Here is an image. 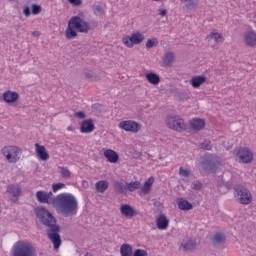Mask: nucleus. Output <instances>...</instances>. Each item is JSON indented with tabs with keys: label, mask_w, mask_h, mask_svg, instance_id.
I'll list each match as a JSON object with an SVG mask.
<instances>
[{
	"label": "nucleus",
	"mask_w": 256,
	"mask_h": 256,
	"mask_svg": "<svg viewBox=\"0 0 256 256\" xmlns=\"http://www.w3.org/2000/svg\"><path fill=\"white\" fill-rule=\"evenodd\" d=\"M77 31L79 33H89L91 31V26L89 22L83 19V13L73 16L68 21V27L65 31L66 39H75L77 37Z\"/></svg>",
	"instance_id": "3"
},
{
	"label": "nucleus",
	"mask_w": 256,
	"mask_h": 256,
	"mask_svg": "<svg viewBox=\"0 0 256 256\" xmlns=\"http://www.w3.org/2000/svg\"><path fill=\"white\" fill-rule=\"evenodd\" d=\"M164 67H171L175 61V53L167 52L162 58Z\"/></svg>",
	"instance_id": "23"
},
{
	"label": "nucleus",
	"mask_w": 256,
	"mask_h": 256,
	"mask_svg": "<svg viewBox=\"0 0 256 256\" xmlns=\"http://www.w3.org/2000/svg\"><path fill=\"white\" fill-rule=\"evenodd\" d=\"M95 189L98 193H103L106 189H109V182L107 180H100L95 184Z\"/></svg>",
	"instance_id": "26"
},
{
	"label": "nucleus",
	"mask_w": 256,
	"mask_h": 256,
	"mask_svg": "<svg viewBox=\"0 0 256 256\" xmlns=\"http://www.w3.org/2000/svg\"><path fill=\"white\" fill-rule=\"evenodd\" d=\"M59 173L63 179H70L71 178V171L67 169V167H59Z\"/></svg>",
	"instance_id": "31"
},
{
	"label": "nucleus",
	"mask_w": 256,
	"mask_h": 256,
	"mask_svg": "<svg viewBox=\"0 0 256 256\" xmlns=\"http://www.w3.org/2000/svg\"><path fill=\"white\" fill-rule=\"evenodd\" d=\"M202 188L203 184H201V182L196 181L192 183V189H194L195 191H201Z\"/></svg>",
	"instance_id": "42"
},
{
	"label": "nucleus",
	"mask_w": 256,
	"mask_h": 256,
	"mask_svg": "<svg viewBox=\"0 0 256 256\" xmlns=\"http://www.w3.org/2000/svg\"><path fill=\"white\" fill-rule=\"evenodd\" d=\"M33 37H39V35H41V33L39 31H34L32 33Z\"/></svg>",
	"instance_id": "49"
},
{
	"label": "nucleus",
	"mask_w": 256,
	"mask_h": 256,
	"mask_svg": "<svg viewBox=\"0 0 256 256\" xmlns=\"http://www.w3.org/2000/svg\"><path fill=\"white\" fill-rule=\"evenodd\" d=\"M159 15H160L161 17H165V15H167V10H165V9L159 10Z\"/></svg>",
	"instance_id": "48"
},
{
	"label": "nucleus",
	"mask_w": 256,
	"mask_h": 256,
	"mask_svg": "<svg viewBox=\"0 0 256 256\" xmlns=\"http://www.w3.org/2000/svg\"><path fill=\"white\" fill-rule=\"evenodd\" d=\"M234 197L240 205H249L253 201L251 191L243 185H236L234 187Z\"/></svg>",
	"instance_id": "5"
},
{
	"label": "nucleus",
	"mask_w": 256,
	"mask_h": 256,
	"mask_svg": "<svg viewBox=\"0 0 256 256\" xmlns=\"http://www.w3.org/2000/svg\"><path fill=\"white\" fill-rule=\"evenodd\" d=\"M209 39H214L216 43H223V35L219 34V32L210 33Z\"/></svg>",
	"instance_id": "33"
},
{
	"label": "nucleus",
	"mask_w": 256,
	"mask_h": 256,
	"mask_svg": "<svg viewBox=\"0 0 256 256\" xmlns=\"http://www.w3.org/2000/svg\"><path fill=\"white\" fill-rule=\"evenodd\" d=\"M199 149H204L205 151H211V141L205 140L199 145Z\"/></svg>",
	"instance_id": "35"
},
{
	"label": "nucleus",
	"mask_w": 256,
	"mask_h": 256,
	"mask_svg": "<svg viewBox=\"0 0 256 256\" xmlns=\"http://www.w3.org/2000/svg\"><path fill=\"white\" fill-rule=\"evenodd\" d=\"M119 128L130 133H139L141 125L133 120H126L119 123Z\"/></svg>",
	"instance_id": "9"
},
{
	"label": "nucleus",
	"mask_w": 256,
	"mask_h": 256,
	"mask_svg": "<svg viewBox=\"0 0 256 256\" xmlns=\"http://www.w3.org/2000/svg\"><path fill=\"white\" fill-rule=\"evenodd\" d=\"M74 117H77V119H85V117H87V115H85V112L79 111L74 114Z\"/></svg>",
	"instance_id": "44"
},
{
	"label": "nucleus",
	"mask_w": 256,
	"mask_h": 256,
	"mask_svg": "<svg viewBox=\"0 0 256 256\" xmlns=\"http://www.w3.org/2000/svg\"><path fill=\"white\" fill-rule=\"evenodd\" d=\"M56 209L62 217H75L79 203L73 194L62 193L55 198Z\"/></svg>",
	"instance_id": "2"
},
{
	"label": "nucleus",
	"mask_w": 256,
	"mask_h": 256,
	"mask_svg": "<svg viewBox=\"0 0 256 256\" xmlns=\"http://www.w3.org/2000/svg\"><path fill=\"white\" fill-rule=\"evenodd\" d=\"M146 79L148 82L151 83V85H159L161 78L159 77V75L151 72L146 74Z\"/></svg>",
	"instance_id": "29"
},
{
	"label": "nucleus",
	"mask_w": 256,
	"mask_h": 256,
	"mask_svg": "<svg viewBox=\"0 0 256 256\" xmlns=\"http://www.w3.org/2000/svg\"><path fill=\"white\" fill-rule=\"evenodd\" d=\"M157 45H159L157 38L148 39L146 42V49H153V47H157Z\"/></svg>",
	"instance_id": "34"
},
{
	"label": "nucleus",
	"mask_w": 256,
	"mask_h": 256,
	"mask_svg": "<svg viewBox=\"0 0 256 256\" xmlns=\"http://www.w3.org/2000/svg\"><path fill=\"white\" fill-rule=\"evenodd\" d=\"M104 157L107 158L109 163H117V161H119V154L111 149L104 151Z\"/></svg>",
	"instance_id": "19"
},
{
	"label": "nucleus",
	"mask_w": 256,
	"mask_h": 256,
	"mask_svg": "<svg viewBox=\"0 0 256 256\" xmlns=\"http://www.w3.org/2000/svg\"><path fill=\"white\" fill-rule=\"evenodd\" d=\"M166 125L169 127V129H173L174 131H178L181 133V131H185V121L181 116L177 115H169L166 118Z\"/></svg>",
	"instance_id": "7"
},
{
	"label": "nucleus",
	"mask_w": 256,
	"mask_h": 256,
	"mask_svg": "<svg viewBox=\"0 0 256 256\" xmlns=\"http://www.w3.org/2000/svg\"><path fill=\"white\" fill-rule=\"evenodd\" d=\"M190 125L194 131H201L205 127V120L195 118L190 121Z\"/></svg>",
	"instance_id": "22"
},
{
	"label": "nucleus",
	"mask_w": 256,
	"mask_h": 256,
	"mask_svg": "<svg viewBox=\"0 0 256 256\" xmlns=\"http://www.w3.org/2000/svg\"><path fill=\"white\" fill-rule=\"evenodd\" d=\"M226 241L227 237H225V234L223 233H216L212 238V243L214 247H221V245H225Z\"/></svg>",
	"instance_id": "17"
},
{
	"label": "nucleus",
	"mask_w": 256,
	"mask_h": 256,
	"mask_svg": "<svg viewBox=\"0 0 256 256\" xmlns=\"http://www.w3.org/2000/svg\"><path fill=\"white\" fill-rule=\"evenodd\" d=\"M7 193H9V195H11V200L16 202L19 199V195H21V188H19V186H15V185H9L7 187Z\"/></svg>",
	"instance_id": "15"
},
{
	"label": "nucleus",
	"mask_w": 256,
	"mask_h": 256,
	"mask_svg": "<svg viewBox=\"0 0 256 256\" xmlns=\"http://www.w3.org/2000/svg\"><path fill=\"white\" fill-rule=\"evenodd\" d=\"M23 13H24L25 17H29L31 15V8L25 7L23 10Z\"/></svg>",
	"instance_id": "46"
},
{
	"label": "nucleus",
	"mask_w": 256,
	"mask_h": 256,
	"mask_svg": "<svg viewBox=\"0 0 256 256\" xmlns=\"http://www.w3.org/2000/svg\"><path fill=\"white\" fill-rule=\"evenodd\" d=\"M123 43L125 46H127L129 49H131L133 47V40L131 38V36H126L122 39Z\"/></svg>",
	"instance_id": "36"
},
{
	"label": "nucleus",
	"mask_w": 256,
	"mask_h": 256,
	"mask_svg": "<svg viewBox=\"0 0 256 256\" xmlns=\"http://www.w3.org/2000/svg\"><path fill=\"white\" fill-rule=\"evenodd\" d=\"M95 131V124H93L92 119L84 120L80 127L81 133H93Z\"/></svg>",
	"instance_id": "12"
},
{
	"label": "nucleus",
	"mask_w": 256,
	"mask_h": 256,
	"mask_svg": "<svg viewBox=\"0 0 256 256\" xmlns=\"http://www.w3.org/2000/svg\"><path fill=\"white\" fill-rule=\"evenodd\" d=\"M179 175L180 177H189V175H191V172L187 169H184L183 167H180Z\"/></svg>",
	"instance_id": "39"
},
{
	"label": "nucleus",
	"mask_w": 256,
	"mask_h": 256,
	"mask_svg": "<svg viewBox=\"0 0 256 256\" xmlns=\"http://www.w3.org/2000/svg\"><path fill=\"white\" fill-rule=\"evenodd\" d=\"M206 81L207 78L205 76H194L191 78L190 83L194 89H199Z\"/></svg>",
	"instance_id": "20"
},
{
	"label": "nucleus",
	"mask_w": 256,
	"mask_h": 256,
	"mask_svg": "<svg viewBox=\"0 0 256 256\" xmlns=\"http://www.w3.org/2000/svg\"><path fill=\"white\" fill-rule=\"evenodd\" d=\"M132 256H149V254L147 253V251L145 250H141V249H136Z\"/></svg>",
	"instance_id": "37"
},
{
	"label": "nucleus",
	"mask_w": 256,
	"mask_h": 256,
	"mask_svg": "<svg viewBox=\"0 0 256 256\" xmlns=\"http://www.w3.org/2000/svg\"><path fill=\"white\" fill-rule=\"evenodd\" d=\"M36 199L38 203H47L48 205L55 204V198H53V192H46L39 190L36 192Z\"/></svg>",
	"instance_id": "10"
},
{
	"label": "nucleus",
	"mask_w": 256,
	"mask_h": 256,
	"mask_svg": "<svg viewBox=\"0 0 256 256\" xmlns=\"http://www.w3.org/2000/svg\"><path fill=\"white\" fill-rule=\"evenodd\" d=\"M84 75L86 79H90L91 81L95 79V76L93 75V71L91 70H84Z\"/></svg>",
	"instance_id": "43"
},
{
	"label": "nucleus",
	"mask_w": 256,
	"mask_h": 256,
	"mask_svg": "<svg viewBox=\"0 0 256 256\" xmlns=\"http://www.w3.org/2000/svg\"><path fill=\"white\" fill-rule=\"evenodd\" d=\"M181 1H185V2H187V1H193V0H181Z\"/></svg>",
	"instance_id": "50"
},
{
	"label": "nucleus",
	"mask_w": 256,
	"mask_h": 256,
	"mask_svg": "<svg viewBox=\"0 0 256 256\" xmlns=\"http://www.w3.org/2000/svg\"><path fill=\"white\" fill-rule=\"evenodd\" d=\"M153 183H155V178L150 177L141 188V193H144V195L149 194L151 192V187L153 186Z\"/></svg>",
	"instance_id": "25"
},
{
	"label": "nucleus",
	"mask_w": 256,
	"mask_h": 256,
	"mask_svg": "<svg viewBox=\"0 0 256 256\" xmlns=\"http://www.w3.org/2000/svg\"><path fill=\"white\" fill-rule=\"evenodd\" d=\"M1 152L8 163H17L19 161V155H21V148L17 146H5Z\"/></svg>",
	"instance_id": "6"
},
{
	"label": "nucleus",
	"mask_w": 256,
	"mask_h": 256,
	"mask_svg": "<svg viewBox=\"0 0 256 256\" xmlns=\"http://www.w3.org/2000/svg\"><path fill=\"white\" fill-rule=\"evenodd\" d=\"M120 213L121 215H123V217H126L127 219H133V217L137 215V211H135L129 204H122L120 206Z\"/></svg>",
	"instance_id": "11"
},
{
	"label": "nucleus",
	"mask_w": 256,
	"mask_h": 256,
	"mask_svg": "<svg viewBox=\"0 0 256 256\" xmlns=\"http://www.w3.org/2000/svg\"><path fill=\"white\" fill-rule=\"evenodd\" d=\"M68 2L71 5H74L75 7H79V5H81L83 3V1H81V0H68Z\"/></svg>",
	"instance_id": "45"
},
{
	"label": "nucleus",
	"mask_w": 256,
	"mask_h": 256,
	"mask_svg": "<svg viewBox=\"0 0 256 256\" xmlns=\"http://www.w3.org/2000/svg\"><path fill=\"white\" fill-rule=\"evenodd\" d=\"M130 38L132 39V43L134 45H141V43L145 41V36L139 32L131 34Z\"/></svg>",
	"instance_id": "28"
},
{
	"label": "nucleus",
	"mask_w": 256,
	"mask_h": 256,
	"mask_svg": "<svg viewBox=\"0 0 256 256\" xmlns=\"http://www.w3.org/2000/svg\"><path fill=\"white\" fill-rule=\"evenodd\" d=\"M41 13V6L37 4L32 5V15H39Z\"/></svg>",
	"instance_id": "41"
},
{
	"label": "nucleus",
	"mask_w": 256,
	"mask_h": 256,
	"mask_svg": "<svg viewBox=\"0 0 256 256\" xmlns=\"http://www.w3.org/2000/svg\"><path fill=\"white\" fill-rule=\"evenodd\" d=\"M64 187H65V184H63V183L52 184V191L54 193H57V191H59V189H63Z\"/></svg>",
	"instance_id": "40"
},
{
	"label": "nucleus",
	"mask_w": 256,
	"mask_h": 256,
	"mask_svg": "<svg viewBox=\"0 0 256 256\" xmlns=\"http://www.w3.org/2000/svg\"><path fill=\"white\" fill-rule=\"evenodd\" d=\"M178 208L181 209V211H191V209H193V204L183 198H180L178 200Z\"/></svg>",
	"instance_id": "24"
},
{
	"label": "nucleus",
	"mask_w": 256,
	"mask_h": 256,
	"mask_svg": "<svg viewBox=\"0 0 256 256\" xmlns=\"http://www.w3.org/2000/svg\"><path fill=\"white\" fill-rule=\"evenodd\" d=\"M121 256H133V247L129 244H122L120 247Z\"/></svg>",
	"instance_id": "27"
},
{
	"label": "nucleus",
	"mask_w": 256,
	"mask_h": 256,
	"mask_svg": "<svg viewBox=\"0 0 256 256\" xmlns=\"http://www.w3.org/2000/svg\"><path fill=\"white\" fill-rule=\"evenodd\" d=\"M36 217L39 219L40 223L47 227L46 234L48 239L54 246V249H59L61 247V235L59 231H61V227L57 225V220L47 208L41 206L35 209Z\"/></svg>",
	"instance_id": "1"
},
{
	"label": "nucleus",
	"mask_w": 256,
	"mask_h": 256,
	"mask_svg": "<svg viewBox=\"0 0 256 256\" xmlns=\"http://www.w3.org/2000/svg\"><path fill=\"white\" fill-rule=\"evenodd\" d=\"M11 256H37V251L31 242L19 240L13 245Z\"/></svg>",
	"instance_id": "4"
},
{
	"label": "nucleus",
	"mask_w": 256,
	"mask_h": 256,
	"mask_svg": "<svg viewBox=\"0 0 256 256\" xmlns=\"http://www.w3.org/2000/svg\"><path fill=\"white\" fill-rule=\"evenodd\" d=\"M35 148H36V155L38 156L40 161H47V159H49V153L47 152V149L45 148V146H41L39 145V143H36Z\"/></svg>",
	"instance_id": "14"
},
{
	"label": "nucleus",
	"mask_w": 256,
	"mask_h": 256,
	"mask_svg": "<svg viewBox=\"0 0 256 256\" xmlns=\"http://www.w3.org/2000/svg\"><path fill=\"white\" fill-rule=\"evenodd\" d=\"M180 249H182V251L185 253H188L189 251H195V249H197V242L192 239L183 241L180 245Z\"/></svg>",
	"instance_id": "13"
},
{
	"label": "nucleus",
	"mask_w": 256,
	"mask_h": 256,
	"mask_svg": "<svg viewBox=\"0 0 256 256\" xmlns=\"http://www.w3.org/2000/svg\"><path fill=\"white\" fill-rule=\"evenodd\" d=\"M235 153L240 163H251L253 161V152L248 148L240 147L235 150Z\"/></svg>",
	"instance_id": "8"
},
{
	"label": "nucleus",
	"mask_w": 256,
	"mask_h": 256,
	"mask_svg": "<svg viewBox=\"0 0 256 256\" xmlns=\"http://www.w3.org/2000/svg\"><path fill=\"white\" fill-rule=\"evenodd\" d=\"M141 188V182L139 181H134L126 184V189L133 193V191H136V189Z\"/></svg>",
	"instance_id": "30"
},
{
	"label": "nucleus",
	"mask_w": 256,
	"mask_h": 256,
	"mask_svg": "<svg viewBox=\"0 0 256 256\" xmlns=\"http://www.w3.org/2000/svg\"><path fill=\"white\" fill-rule=\"evenodd\" d=\"M94 15H97V16L103 15V6L101 5L94 6Z\"/></svg>",
	"instance_id": "38"
},
{
	"label": "nucleus",
	"mask_w": 256,
	"mask_h": 256,
	"mask_svg": "<svg viewBox=\"0 0 256 256\" xmlns=\"http://www.w3.org/2000/svg\"><path fill=\"white\" fill-rule=\"evenodd\" d=\"M2 98L5 103H15L19 99V93L8 90L3 93Z\"/></svg>",
	"instance_id": "16"
},
{
	"label": "nucleus",
	"mask_w": 256,
	"mask_h": 256,
	"mask_svg": "<svg viewBox=\"0 0 256 256\" xmlns=\"http://www.w3.org/2000/svg\"><path fill=\"white\" fill-rule=\"evenodd\" d=\"M157 229L161 231L167 229L169 227V220L167 219L166 215H160L156 221Z\"/></svg>",
	"instance_id": "18"
},
{
	"label": "nucleus",
	"mask_w": 256,
	"mask_h": 256,
	"mask_svg": "<svg viewBox=\"0 0 256 256\" xmlns=\"http://www.w3.org/2000/svg\"><path fill=\"white\" fill-rule=\"evenodd\" d=\"M68 131H71V128H68Z\"/></svg>",
	"instance_id": "51"
},
{
	"label": "nucleus",
	"mask_w": 256,
	"mask_h": 256,
	"mask_svg": "<svg viewBox=\"0 0 256 256\" xmlns=\"http://www.w3.org/2000/svg\"><path fill=\"white\" fill-rule=\"evenodd\" d=\"M187 9H195L197 7V4L195 2L190 1L189 4L186 5Z\"/></svg>",
	"instance_id": "47"
},
{
	"label": "nucleus",
	"mask_w": 256,
	"mask_h": 256,
	"mask_svg": "<svg viewBox=\"0 0 256 256\" xmlns=\"http://www.w3.org/2000/svg\"><path fill=\"white\" fill-rule=\"evenodd\" d=\"M114 189L118 192V193H125V191H127V186H125L123 183L116 181L114 182Z\"/></svg>",
	"instance_id": "32"
},
{
	"label": "nucleus",
	"mask_w": 256,
	"mask_h": 256,
	"mask_svg": "<svg viewBox=\"0 0 256 256\" xmlns=\"http://www.w3.org/2000/svg\"><path fill=\"white\" fill-rule=\"evenodd\" d=\"M244 41L248 47H255L256 45V33L253 31L248 32L245 37Z\"/></svg>",
	"instance_id": "21"
}]
</instances>
